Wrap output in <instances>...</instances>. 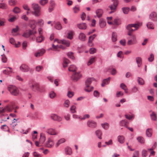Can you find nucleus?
Returning <instances> with one entry per match:
<instances>
[{"mask_svg":"<svg viewBox=\"0 0 157 157\" xmlns=\"http://www.w3.org/2000/svg\"><path fill=\"white\" fill-rule=\"evenodd\" d=\"M61 43L66 45L67 47L69 46L70 44V41L68 40H59L56 39L54 40V44H52V47L54 50L58 51H59V48H62L63 49L65 48V47L63 45H59L57 44Z\"/></svg>","mask_w":157,"mask_h":157,"instance_id":"f257e3e1","label":"nucleus"},{"mask_svg":"<svg viewBox=\"0 0 157 157\" xmlns=\"http://www.w3.org/2000/svg\"><path fill=\"white\" fill-rule=\"evenodd\" d=\"M141 25V23H138L137 24H131L128 25L127 27V29L129 31L128 35L130 36H132L133 35H132V32L136 30Z\"/></svg>","mask_w":157,"mask_h":157,"instance_id":"f03ea898","label":"nucleus"},{"mask_svg":"<svg viewBox=\"0 0 157 157\" xmlns=\"http://www.w3.org/2000/svg\"><path fill=\"white\" fill-rule=\"evenodd\" d=\"M95 81V79L93 78H87L85 81L86 87L85 88V90L88 92H89L93 90L94 87L93 86L89 88L90 85L91 84V82Z\"/></svg>","mask_w":157,"mask_h":157,"instance_id":"7ed1b4c3","label":"nucleus"},{"mask_svg":"<svg viewBox=\"0 0 157 157\" xmlns=\"http://www.w3.org/2000/svg\"><path fill=\"white\" fill-rule=\"evenodd\" d=\"M32 6L34 10V11L33 12V13L34 14L36 17L40 16L41 14L40 7L38 4L34 3L32 4Z\"/></svg>","mask_w":157,"mask_h":157,"instance_id":"20e7f679","label":"nucleus"},{"mask_svg":"<svg viewBox=\"0 0 157 157\" xmlns=\"http://www.w3.org/2000/svg\"><path fill=\"white\" fill-rule=\"evenodd\" d=\"M8 89L13 95L17 96L19 94V90L15 86L10 85L8 87Z\"/></svg>","mask_w":157,"mask_h":157,"instance_id":"39448f33","label":"nucleus"},{"mask_svg":"<svg viewBox=\"0 0 157 157\" xmlns=\"http://www.w3.org/2000/svg\"><path fill=\"white\" fill-rule=\"evenodd\" d=\"M36 33L37 32L35 30H30L25 32L23 34L22 36L26 38H28L31 36H33L34 37H36Z\"/></svg>","mask_w":157,"mask_h":157,"instance_id":"423d86ee","label":"nucleus"},{"mask_svg":"<svg viewBox=\"0 0 157 157\" xmlns=\"http://www.w3.org/2000/svg\"><path fill=\"white\" fill-rule=\"evenodd\" d=\"M112 1L113 2V4L109 6V8L111 10V11L109 12L110 13H112L115 11L119 3L118 0H113Z\"/></svg>","mask_w":157,"mask_h":157,"instance_id":"0eeeda50","label":"nucleus"},{"mask_svg":"<svg viewBox=\"0 0 157 157\" xmlns=\"http://www.w3.org/2000/svg\"><path fill=\"white\" fill-rule=\"evenodd\" d=\"M31 88L34 91H37L40 92L44 91V90H42V88L40 87L39 84L37 83H33L32 85Z\"/></svg>","mask_w":157,"mask_h":157,"instance_id":"6e6552de","label":"nucleus"},{"mask_svg":"<svg viewBox=\"0 0 157 157\" xmlns=\"http://www.w3.org/2000/svg\"><path fill=\"white\" fill-rule=\"evenodd\" d=\"M5 109H3L2 110H0V117L1 118V123H2L3 122L6 121L7 120L5 117H7V119H9V117L6 114H4L3 113L4 112Z\"/></svg>","mask_w":157,"mask_h":157,"instance_id":"1a4fd4ad","label":"nucleus"},{"mask_svg":"<svg viewBox=\"0 0 157 157\" xmlns=\"http://www.w3.org/2000/svg\"><path fill=\"white\" fill-rule=\"evenodd\" d=\"M81 77V75L79 72H75L73 73L71 78L75 82L77 81Z\"/></svg>","mask_w":157,"mask_h":157,"instance_id":"9d476101","label":"nucleus"},{"mask_svg":"<svg viewBox=\"0 0 157 157\" xmlns=\"http://www.w3.org/2000/svg\"><path fill=\"white\" fill-rule=\"evenodd\" d=\"M38 30L40 36L36 37V41L37 42L40 43L44 39V38L42 36L43 30L41 28H39Z\"/></svg>","mask_w":157,"mask_h":157,"instance_id":"9b49d317","label":"nucleus"},{"mask_svg":"<svg viewBox=\"0 0 157 157\" xmlns=\"http://www.w3.org/2000/svg\"><path fill=\"white\" fill-rule=\"evenodd\" d=\"M129 40L128 41L127 44L128 45L133 44L136 43V39L134 35L131 36L128 38Z\"/></svg>","mask_w":157,"mask_h":157,"instance_id":"f8f14e48","label":"nucleus"},{"mask_svg":"<svg viewBox=\"0 0 157 157\" xmlns=\"http://www.w3.org/2000/svg\"><path fill=\"white\" fill-rule=\"evenodd\" d=\"M149 18L152 21H157V14L155 12H152L149 15Z\"/></svg>","mask_w":157,"mask_h":157,"instance_id":"ddd939ff","label":"nucleus"},{"mask_svg":"<svg viewBox=\"0 0 157 157\" xmlns=\"http://www.w3.org/2000/svg\"><path fill=\"white\" fill-rule=\"evenodd\" d=\"M53 140L50 138L48 139V141L46 144V146L48 147H52L54 145Z\"/></svg>","mask_w":157,"mask_h":157,"instance_id":"4468645a","label":"nucleus"},{"mask_svg":"<svg viewBox=\"0 0 157 157\" xmlns=\"http://www.w3.org/2000/svg\"><path fill=\"white\" fill-rule=\"evenodd\" d=\"M46 132L51 135H56L58 133V132H56L55 130L51 128L47 129Z\"/></svg>","mask_w":157,"mask_h":157,"instance_id":"2eb2a0df","label":"nucleus"},{"mask_svg":"<svg viewBox=\"0 0 157 157\" xmlns=\"http://www.w3.org/2000/svg\"><path fill=\"white\" fill-rule=\"evenodd\" d=\"M45 51L44 49H42L39 50L35 54V56L36 57H39L42 56L45 52Z\"/></svg>","mask_w":157,"mask_h":157,"instance_id":"dca6fc26","label":"nucleus"},{"mask_svg":"<svg viewBox=\"0 0 157 157\" xmlns=\"http://www.w3.org/2000/svg\"><path fill=\"white\" fill-rule=\"evenodd\" d=\"M20 70L23 72H27L29 71V68L28 65L25 64H22L20 67Z\"/></svg>","mask_w":157,"mask_h":157,"instance_id":"f3484780","label":"nucleus"},{"mask_svg":"<svg viewBox=\"0 0 157 157\" xmlns=\"http://www.w3.org/2000/svg\"><path fill=\"white\" fill-rule=\"evenodd\" d=\"M51 117L52 120L54 121H60L62 120L61 117L55 114H52L51 116Z\"/></svg>","mask_w":157,"mask_h":157,"instance_id":"a211bd4d","label":"nucleus"},{"mask_svg":"<svg viewBox=\"0 0 157 157\" xmlns=\"http://www.w3.org/2000/svg\"><path fill=\"white\" fill-rule=\"evenodd\" d=\"M87 124L88 127L91 128H95L96 126V123L92 121H88L87 122Z\"/></svg>","mask_w":157,"mask_h":157,"instance_id":"6ab92c4d","label":"nucleus"},{"mask_svg":"<svg viewBox=\"0 0 157 157\" xmlns=\"http://www.w3.org/2000/svg\"><path fill=\"white\" fill-rule=\"evenodd\" d=\"M46 137L45 135L43 133H41L40 135V143L43 144L45 141Z\"/></svg>","mask_w":157,"mask_h":157,"instance_id":"aec40b11","label":"nucleus"},{"mask_svg":"<svg viewBox=\"0 0 157 157\" xmlns=\"http://www.w3.org/2000/svg\"><path fill=\"white\" fill-rule=\"evenodd\" d=\"M77 27L79 29H85L87 27L86 24L83 23L78 24Z\"/></svg>","mask_w":157,"mask_h":157,"instance_id":"412c9836","label":"nucleus"},{"mask_svg":"<svg viewBox=\"0 0 157 157\" xmlns=\"http://www.w3.org/2000/svg\"><path fill=\"white\" fill-rule=\"evenodd\" d=\"M128 122L127 120H123L121 121L120 123V124L121 126H124L127 127Z\"/></svg>","mask_w":157,"mask_h":157,"instance_id":"4be33fe9","label":"nucleus"},{"mask_svg":"<svg viewBox=\"0 0 157 157\" xmlns=\"http://www.w3.org/2000/svg\"><path fill=\"white\" fill-rule=\"evenodd\" d=\"M78 38L81 41H84L86 40V36L84 33H80L79 35Z\"/></svg>","mask_w":157,"mask_h":157,"instance_id":"5701e85b","label":"nucleus"},{"mask_svg":"<svg viewBox=\"0 0 157 157\" xmlns=\"http://www.w3.org/2000/svg\"><path fill=\"white\" fill-rule=\"evenodd\" d=\"M77 68L74 65H71L68 68L69 71L73 72V73L76 72L77 71Z\"/></svg>","mask_w":157,"mask_h":157,"instance_id":"b1692460","label":"nucleus"},{"mask_svg":"<svg viewBox=\"0 0 157 157\" xmlns=\"http://www.w3.org/2000/svg\"><path fill=\"white\" fill-rule=\"evenodd\" d=\"M110 77H109L107 79H104L103 80L102 83L101 84V86L103 87L105 86V85L108 84L110 82Z\"/></svg>","mask_w":157,"mask_h":157,"instance_id":"393cba45","label":"nucleus"},{"mask_svg":"<svg viewBox=\"0 0 157 157\" xmlns=\"http://www.w3.org/2000/svg\"><path fill=\"white\" fill-rule=\"evenodd\" d=\"M118 141L120 144H123L125 140L124 137L123 136H119L117 137Z\"/></svg>","mask_w":157,"mask_h":157,"instance_id":"a878e982","label":"nucleus"},{"mask_svg":"<svg viewBox=\"0 0 157 157\" xmlns=\"http://www.w3.org/2000/svg\"><path fill=\"white\" fill-rule=\"evenodd\" d=\"M96 13L97 17L100 18L102 16L103 11L101 9H98L96 10Z\"/></svg>","mask_w":157,"mask_h":157,"instance_id":"bb28decb","label":"nucleus"},{"mask_svg":"<svg viewBox=\"0 0 157 157\" xmlns=\"http://www.w3.org/2000/svg\"><path fill=\"white\" fill-rule=\"evenodd\" d=\"M65 153L67 155H71L72 153L71 149L69 147H67L65 149Z\"/></svg>","mask_w":157,"mask_h":157,"instance_id":"cd10ccee","label":"nucleus"},{"mask_svg":"<svg viewBox=\"0 0 157 157\" xmlns=\"http://www.w3.org/2000/svg\"><path fill=\"white\" fill-rule=\"evenodd\" d=\"M146 134L147 136L151 137L152 135V130L151 128H148L146 131Z\"/></svg>","mask_w":157,"mask_h":157,"instance_id":"c85d7f7f","label":"nucleus"},{"mask_svg":"<svg viewBox=\"0 0 157 157\" xmlns=\"http://www.w3.org/2000/svg\"><path fill=\"white\" fill-rule=\"evenodd\" d=\"M50 3L51 5L48 8V11L49 12H52L54 10V2L53 1H50Z\"/></svg>","mask_w":157,"mask_h":157,"instance_id":"c756f323","label":"nucleus"},{"mask_svg":"<svg viewBox=\"0 0 157 157\" xmlns=\"http://www.w3.org/2000/svg\"><path fill=\"white\" fill-rule=\"evenodd\" d=\"M66 140L64 138H62L59 140L58 142L56 143V147H58L59 145L62 143H63L65 142Z\"/></svg>","mask_w":157,"mask_h":157,"instance_id":"7c9ffc66","label":"nucleus"},{"mask_svg":"<svg viewBox=\"0 0 157 157\" xmlns=\"http://www.w3.org/2000/svg\"><path fill=\"white\" fill-rule=\"evenodd\" d=\"M122 10L124 14H128L130 10V8L128 7H123Z\"/></svg>","mask_w":157,"mask_h":157,"instance_id":"2f4dec72","label":"nucleus"},{"mask_svg":"<svg viewBox=\"0 0 157 157\" xmlns=\"http://www.w3.org/2000/svg\"><path fill=\"white\" fill-rule=\"evenodd\" d=\"M117 35L116 33L113 32L112 34V40L113 42L117 40Z\"/></svg>","mask_w":157,"mask_h":157,"instance_id":"473e14b6","label":"nucleus"},{"mask_svg":"<svg viewBox=\"0 0 157 157\" xmlns=\"http://www.w3.org/2000/svg\"><path fill=\"white\" fill-rule=\"evenodd\" d=\"M120 87L124 90V92L126 93H128V89L127 86L124 83H121L120 85Z\"/></svg>","mask_w":157,"mask_h":157,"instance_id":"72a5a7b5","label":"nucleus"},{"mask_svg":"<svg viewBox=\"0 0 157 157\" xmlns=\"http://www.w3.org/2000/svg\"><path fill=\"white\" fill-rule=\"evenodd\" d=\"M7 68H9L10 69V71H9L8 70H5L3 71V73L4 74L6 75L9 74L10 73H11L12 72L13 70L10 67H8Z\"/></svg>","mask_w":157,"mask_h":157,"instance_id":"f704fd0d","label":"nucleus"},{"mask_svg":"<svg viewBox=\"0 0 157 157\" xmlns=\"http://www.w3.org/2000/svg\"><path fill=\"white\" fill-rule=\"evenodd\" d=\"M99 24L101 28H103L106 25V22L102 19H100L99 21Z\"/></svg>","mask_w":157,"mask_h":157,"instance_id":"c9c22d12","label":"nucleus"},{"mask_svg":"<svg viewBox=\"0 0 157 157\" xmlns=\"http://www.w3.org/2000/svg\"><path fill=\"white\" fill-rule=\"evenodd\" d=\"M69 60L66 58L63 59V67L64 68H65L67 66V64L69 63Z\"/></svg>","mask_w":157,"mask_h":157,"instance_id":"e433bc0d","label":"nucleus"},{"mask_svg":"<svg viewBox=\"0 0 157 157\" xmlns=\"http://www.w3.org/2000/svg\"><path fill=\"white\" fill-rule=\"evenodd\" d=\"M30 27L33 29L35 28L36 26V23L35 21L32 20L30 21Z\"/></svg>","mask_w":157,"mask_h":157,"instance_id":"4c0bfd02","label":"nucleus"},{"mask_svg":"<svg viewBox=\"0 0 157 157\" xmlns=\"http://www.w3.org/2000/svg\"><path fill=\"white\" fill-rule=\"evenodd\" d=\"M151 119L153 121H156V116L155 113L154 112H152L150 115Z\"/></svg>","mask_w":157,"mask_h":157,"instance_id":"58836bf2","label":"nucleus"},{"mask_svg":"<svg viewBox=\"0 0 157 157\" xmlns=\"http://www.w3.org/2000/svg\"><path fill=\"white\" fill-rule=\"evenodd\" d=\"M136 63L139 67H140L142 63L141 59L140 57H138L136 58Z\"/></svg>","mask_w":157,"mask_h":157,"instance_id":"ea45409f","label":"nucleus"},{"mask_svg":"<svg viewBox=\"0 0 157 157\" xmlns=\"http://www.w3.org/2000/svg\"><path fill=\"white\" fill-rule=\"evenodd\" d=\"M113 25H118L121 24L120 20L119 19H115L114 20Z\"/></svg>","mask_w":157,"mask_h":157,"instance_id":"a19ab883","label":"nucleus"},{"mask_svg":"<svg viewBox=\"0 0 157 157\" xmlns=\"http://www.w3.org/2000/svg\"><path fill=\"white\" fill-rule=\"evenodd\" d=\"M147 26L149 29H154L153 23L151 22H149L147 24Z\"/></svg>","mask_w":157,"mask_h":157,"instance_id":"79ce46f5","label":"nucleus"},{"mask_svg":"<svg viewBox=\"0 0 157 157\" xmlns=\"http://www.w3.org/2000/svg\"><path fill=\"white\" fill-rule=\"evenodd\" d=\"M95 134L99 139H101V135H102V132L100 130L96 131L95 132Z\"/></svg>","mask_w":157,"mask_h":157,"instance_id":"37998d69","label":"nucleus"},{"mask_svg":"<svg viewBox=\"0 0 157 157\" xmlns=\"http://www.w3.org/2000/svg\"><path fill=\"white\" fill-rule=\"evenodd\" d=\"M95 61V58L93 57L90 59L87 63V65L89 66L93 63Z\"/></svg>","mask_w":157,"mask_h":157,"instance_id":"c03bdc74","label":"nucleus"},{"mask_svg":"<svg viewBox=\"0 0 157 157\" xmlns=\"http://www.w3.org/2000/svg\"><path fill=\"white\" fill-rule=\"evenodd\" d=\"M55 28L57 29L60 30L62 29V27L60 23L59 22H57L55 25Z\"/></svg>","mask_w":157,"mask_h":157,"instance_id":"a18cd8bd","label":"nucleus"},{"mask_svg":"<svg viewBox=\"0 0 157 157\" xmlns=\"http://www.w3.org/2000/svg\"><path fill=\"white\" fill-rule=\"evenodd\" d=\"M56 96V93L53 91H51L49 93V96L51 98H53Z\"/></svg>","mask_w":157,"mask_h":157,"instance_id":"49530a36","label":"nucleus"},{"mask_svg":"<svg viewBox=\"0 0 157 157\" xmlns=\"http://www.w3.org/2000/svg\"><path fill=\"white\" fill-rule=\"evenodd\" d=\"M101 125L103 128L105 129H108L109 127V124L107 123L102 124H101Z\"/></svg>","mask_w":157,"mask_h":157,"instance_id":"de8ad7c7","label":"nucleus"},{"mask_svg":"<svg viewBox=\"0 0 157 157\" xmlns=\"http://www.w3.org/2000/svg\"><path fill=\"white\" fill-rule=\"evenodd\" d=\"M96 35L95 34H94L92 36H90L88 41V42L89 44L92 43L93 40L96 37Z\"/></svg>","mask_w":157,"mask_h":157,"instance_id":"09e8293b","label":"nucleus"},{"mask_svg":"<svg viewBox=\"0 0 157 157\" xmlns=\"http://www.w3.org/2000/svg\"><path fill=\"white\" fill-rule=\"evenodd\" d=\"M70 103V102L69 100H66L64 102L63 104V106L65 107L68 108L69 106Z\"/></svg>","mask_w":157,"mask_h":157,"instance_id":"8fccbe9b","label":"nucleus"},{"mask_svg":"<svg viewBox=\"0 0 157 157\" xmlns=\"http://www.w3.org/2000/svg\"><path fill=\"white\" fill-rule=\"evenodd\" d=\"M67 38L70 40L73 39V32L72 31H70L68 33Z\"/></svg>","mask_w":157,"mask_h":157,"instance_id":"3c124183","label":"nucleus"},{"mask_svg":"<svg viewBox=\"0 0 157 157\" xmlns=\"http://www.w3.org/2000/svg\"><path fill=\"white\" fill-rule=\"evenodd\" d=\"M113 17H107V20L108 23L109 25H112L113 22H112Z\"/></svg>","mask_w":157,"mask_h":157,"instance_id":"603ef678","label":"nucleus"},{"mask_svg":"<svg viewBox=\"0 0 157 157\" xmlns=\"http://www.w3.org/2000/svg\"><path fill=\"white\" fill-rule=\"evenodd\" d=\"M8 3L10 6H13L16 4V0H9Z\"/></svg>","mask_w":157,"mask_h":157,"instance_id":"864d4df0","label":"nucleus"},{"mask_svg":"<svg viewBox=\"0 0 157 157\" xmlns=\"http://www.w3.org/2000/svg\"><path fill=\"white\" fill-rule=\"evenodd\" d=\"M13 11L14 13H17L20 12L21 10L18 7H16L13 9Z\"/></svg>","mask_w":157,"mask_h":157,"instance_id":"5fc2aeb1","label":"nucleus"},{"mask_svg":"<svg viewBox=\"0 0 157 157\" xmlns=\"http://www.w3.org/2000/svg\"><path fill=\"white\" fill-rule=\"evenodd\" d=\"M138 141L141 144H143L144 142V139L141 136H139L137 138Z\"/></svg>","mask_w":157,"mask_h":157,"instance_id":"6e6d98bb","label":"nucleus"},{"mask_svg":"<svg viewBox=\"0 0 157 157\" xmlns=\"http://www.w3.org/2000/svg\"><path fill=\"white\" fill-rule=\"evenodd\" d=\"M48 2V0H41L40 1L39 3L42 6H44Z\"/></svg>","mask_w":157,"mask_h":157,"instance_id":"4d7b16f0","label":"nucleus"},{"mask_svg":"<svg viewBox=\"0 0 157 157\" xmlns=\"http://www.w3.org/2000/svg\"><path fill=\"white\" fill-rule=\"evenodd\" d=\"M76 106L74 105H72L70 108V111L72 113H75L76 112L75 110Z\"/></svg>","mask_w":157,"mask_h":157,"instance_id":"13d9d810","label":"nucleus"},{"mask_svg":"<svg viewBox=\"0 0 157 157\" xmlns=\"http://www.w3.org/2000/svg\"><path fill=\"white\" fill-rule=\"evenodd\" d=\"M17 17L15 16H13L12 17H10L9 21L11 22H13L17 19Z\"/></svg>","mask_w":157,"mask_h":157,"instance_id":"bf43d9fd","label":"nucleus"},{"mask_svg":"<svg viewBox=\"0 0 157 157\" xmlns=\"http://www.w3.org/2000/svg\"><path fill=\"white\" fill-rule=\"evenodd\" d=\"M139 84L141 85H143L144 84V81L143 79L140 78H139L138 80Z\"/></svg>","mask_w":157,"mask_h":157,"instance_id":"052dcab7","label":"nucleus"},{"mask_svg":"<svg viewBox=\"0 0 157 157\" xmlns=\"http://www.w3.org/2000/svg\"><path fill=\"white\" fill-rule=\"evenodd\" d=\"M74 12L75 13H78L79 11V8L78 6H75L73 8Z\"/></svg>","mask_w":157,"mask_h":157,"instance_id":"680f3d73","label":"nucleus"},{"mask_svg":"<svg viewBox=\"0 0 157 157\" xmlns=\"http://www.w3.org/2000/svg\"><path fill=\"white\" fill-rule=\"evenodd\" d=\"M43 67L41 66H38L36 67V71L39 72L43 69Z\"/></svg>","mask_w":157,"mask_h":157,"instance_id":"e2e57ef3","label":"nucleus"},{"mask_svg":"<svg viewBox=\"0 0 157 157\" xmlns=\"http://www.w3.org/2000/svg\"><path fill=\"white\" fill-rule=\"evenodd\" d=\"M73 54V53L72 52H68L67 53V56L69 58L73 59H74V57Z\"/></svg>","mask_w":157,"mask_h":157,"instance_id":"0e129e2a","label":"nucleus"},{"mask_svg":"<svg viewBox=\"0 0 157 157\" xmlns=\"http://www.w3.org/2000/svg\"><path fill=\"white\" fill-rule=\"evenodd\" d=\"M154 59V56L153 54H151L150 57L148 59V60L149 62L152 61Z\"/></svg>","mask_w":157,"mask_h":157,"instance_id":"69168bd1","label":"nucleus"},{"mask_svg":"<svg viewBox=\"0 0 157 157\" xmlns=\"http://www.w3.org/2000/svg\"><path fill=\"white\" fill-rule=\"evenodd\" d=\"M37 23L40 26L44 24V22L42 19H40L37 21Z\"/></svg>","mask_w":157,"mask_h":157,"instance_id":"338daca9","label":"nucleus"},{"mask_svg":"<svg viewBox=\"0 0 157 157\" xmlns=\"http://www.w3.org/2000/svg\"><path fill=\"white\" fill-rule=\"evenodd\" d=\"M33 156L34 157H41L40 154L37 153L36 152H33Z\"/></svg>","mask_w":157,"mask_h":157,"instance_id":"774afa93","label":"nucleus"}]
</instances>
